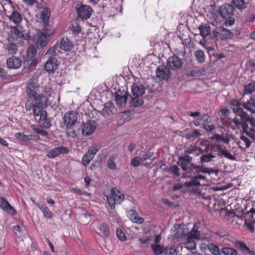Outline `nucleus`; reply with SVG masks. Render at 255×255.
<instances>
[{
  "label": "nucleus",
  "mask_w": 255,
  "mask_h": 255,
  "mask_svg": "<svg viewBox=\"0 0 255 255\" xmlns=\"http://www.w3.org/2000/svg\"><path fill=\"white\" fill-rule=\"evenodd\" d=\"M200 33L202 36L205 37L210 33V28L207 24H202L199 27Z\"/></svg>",
  "instance_id": "obj_39"
},
{
  "label": "nucleus",
  "mask_w": 255,
  "mask_h": 255,
  "mask_svg": "<svg viewBox=\"0 0 255 255\" xmlns=\"http://www.w3.org/2000/svg\"><path fill=\"white\" fill-rule=\"evenodd\" d=\"M131 97L129 95L128 101L130 106L138 107L141 105L143 103V101L141 96H133Z\"/></svg>",
  "instance_id": "obj_32"
},
{
  "label": "nucleus",
  "mask_w": 255,
  "mask_h": 255,
  "mask_svg": "<svg viewBox=\"0 0 255 255\" xmlns=\"http://www.w3.org/2000/svg\"><path fill=\"white\" fill-rule=\"evenodd\" d=\"M222 154L226 158L232 160H235L236 159V157L232 155L228 150L225 149L222 150L221 151Z\"/></svg>",
  "instance_id": "obj_61"
},
{
  "label": "nucleus",
  "mask_w": 255,
  "mask_h": 255,
  "mask_svg": "<svg viewBox=\"0 0 255 255\" xmlns=\"http://www.w3.org/2000/svg\"><path fill=\"white\" fill-rule=\"evenodd\" d=\"M156 75L161 80H167L170 77V71L167 66L160 65L156 68Z\"/></svg>",
  "instance_id": "obj_13"
},
{
  "label": "nucleus",
  "mask_w": 255,
  "mask_h": 255,
  "mask_svg": "<svg viewBox=\"0 0 255 255\" xmlns=\"http://www.w3.org/2000/svg\"><path fill=\"white\" fill-rule=\"evenodd\" d=\"M39 116H40L39 123L41 127L46 128H49L51 124L49 120L47 119V112L45 111H43Z\"/></svg>",
  "instance_id": "obj_25"
},
{
  "label": "nucleus",
  "mask_w": 255,
  "mask_h": 255,
  "mask_svg": "<svg viewBox=\"0 0 255 255\" xmlns=\"http://www.w3.org/2000/svg\"><path fill=\"white\" fill-rule=\"evenodd\" d=\"M167 67L173 70H177L182 66V59L176 55L169 57L167 60Z\"/></svg>",
  "instance_id": "obj_11"
},
{
  "label": "nucleus",
  "mask_w": 255,
  "mask_h": 255,
  "mask_svg": "<svg viewBox=\"0 0 255 255\" xmlns=\"http://www.w3.org/2000/svg\"><path fill=\"white\" fill-rule=\"evenodd\" d=\"M55 31L54 28H46L44 32L38 31L36 33L37 41L36 45L38 48H42L46 46L49 41V37L53 34Z\"/></svg>",
  "instance_id": "obj_4"
},
{
  "label": "nucleus",
  "mask_w": 255,
  "mask_h": 255,
  "mask_svg": "<svg viewBox=\"0 0 255 255\" xmlns=\"http://www.w3.org/2000/svg\"><path fill=\"white\" fill-rule=\"evenodd\" d=\"M9 10H11L10 13H8V14H9L8 17L10 20L15 24H18L21 22L22 21V16L20 13L15 11L14 8L10 9Z\"/></svg>",
  "instance_id": "obj_30"
},
{
  "label": "nucleus",
  "mask_w": 255,
  "mask_h": 255,
  "mask_svg": "<svg viewBox=\"0 0 255 255\" xmlns=\"http://www.w3.org/2000/svg\"><path fill=\"white\" fill-rule=\"evenodd\" d=\"M244 132L253 140L255 139V128H249L248 127Z\"/></svg>",
  "instance_id": "obj_52"
},
{
  "label": "nucleus",
  "mask_w": 255,
  "mask_h": 255,
  "mask_svg": "<svg viewBox=\"0 0 255 255\" xmlns=\"http://www.w3.org/2000/svg\"><path fill=\"white\" fill-rule=\"evenodd\" d=\"M0 207L4 211H5L12 215L16 214V212L13 207L2 197H0Z\"/></svg>",
  "instance_id": "obj_23"
},
{
  "label": "nucleus",
  "mask_w": 255,
  "mask_h": 255,
  "mask_svg": "<svg viewBox=\"0 0 255 255\" xmlns=\"http://www.w3.org/2000/svg\"><path fill=\"white\" fill-rule=\"evenodd\" d=\"M41 100L40 102L47 107L52 104L54 96L52 95L53 91L52 87L47 85L43 87H40Z\"/></svg>",
  "instance_id": "obj_5"
},
{
  "label": "nucleus",
  "mask_w": 255,
  "mask_h": 255,
  "mask_svg": "<svg viewBox=\"0 0 255 255\" xmlns=\"http://www.w3.org/2000/svg\"><path fill=\"white\" fill-rule=\"evenodd\" d=\"M125 195L116 188H112L110 196L108 198V203L111 208L114 209L116 204H121L125 200Z\"/></svg>",
  "instance_id": "obj_6"
},
{
  "label": "nucleus",
  "mask_w": 255,
  "mask_h": 255,
  "mask_svg": "<svg viewBox=\"0 0 255 255\" xmlns=\"http://www.w3.org/2000/svg\"><path fill=\"white\" fill-rule=\"evenodd\" d=\"M110 220L113 225H119L121 223V220L120 217L114 212L109 213Z\"/></svg>",
  "instance_id": "obj_38"
},
{
  "label": "nucleus",
  "mask_w": 255,
  "mask_h": 255,
  "mask_svg": "<svg viewBox=\"0 0 255 255\" xmlns=\"http://www.w3.org/2000/svg\"><path fill=\"white\" fill-rule=\"evenodd\" d=\"M50 16V10L47 7L44 8L39 14V20L42 25L45 28H52L48 25V21Z\"/></svg>",
  "instance_id": "obj_16"
},
{
  "label": "nucleus",
  "mask_w": 255,
  "mask_h": 255,
  "mask_svg": "<svg viewBox=\"0 0 255 255\" xmlns=\"http://www.w3.org/2000/svg\"><path fill=\"white\" fill-rule=\"evenodd\" d=\"M209 182V180L206 177L199 175L192 177L191 180L188 182H186L184 185L186 187H198L200 186H204Z\"/></svg>",
  "instance_id": "obj_8"
},
{
  "label": "nucleus",
  "mask_w": 255,
  "mask_h": 255,
  "mask_svg": "<svg viewBox=\"0 0 255 255\" xmlns=\"http://www.w3.org/2000/svg\"><path fill=\"white\" fill-rule=\"evenodd\" d=\"M245 225L252 232L255 230V209L252 208L248 212Z\"/></svg>",
  "instance_id": "obj_9"
},
{
  "label": "nucleus",
  "mask_w": 255,
  "mask_h": 255,
  "mask_svg": "<svg viewBox=\"0 0 255 255\" xmlns=\"http://www.w3.org/2000/svg\"><path fill=\"white\" fill-rule=\"evenodd\" d=\"M131 90L133 96L141 97L145 92V87L141 84H133Z\"/></svg>",
  "instance_id": "obj_26"
},
{
  "label": "nucleus",
  "mask_w": 255,
  "mask_h": 255,
  "mask_svg": "<svg viewBox=\"0 0 255 255\" xmlns=\"http://www.w3.org/2000/svg\"><path fill=\"white\" fill-rule=\"evenodd\" d=\"M8 53L9 54H13L17 52V47L15 42H9V44L7 47Z\"/></svg>",
  "instance_id": "obj_55"
},
{
  "label": "nucleus",
  "mask_w": 255,
  "mask_h": 255,
  "mask_svg": "<svg viewBox=\"0 0 255 255\" xmlns=\"http://www.w3.org/2000/svg\"><path fill=\"white\" fill-rule=\"evenodd\" d=\"M215 37L217 39H227L231 38L233 35V33L229 30L223 27H217L213 31Z\"/></svg>",
  "instance_id": "obj_10"
},
{
  "label": "nucleus",
  "mask_w": 255,
  "mask_h": 255,
  "mask_svg": "<svg viewBox=\"0 0 255 255\" xmlns=\"http://www.w3.org/2000/svg\"><path fill=\"white\" fill-rule=\"evenodd\" d=\"M1 1L3 2L4 10L6 14L8 15V13H10L11 11V10H9L14 8L12 1L10 0H1Z\"/></svg>",
  "instance_id": "obj_41"
},
{
  "label": "nucleus",
  "mask_w": 255,
  "mask_h": 255,
  "mask_svg": "<svg viewBox=\"0 0 255 255\" xmlns=\"http://www.w3.org/2000/svg\"><path fill=\"white\" fill-rule=\"evenodd\" d=\"M189 229L186 226H181L175 234L174 238L178 239H186L188 237Z\"/></svg>",
  "instance_id": "obj_22"
},
{
  "label": "nucleus",
  "mask_w": 255,
  "mask_h": 255,
  "mask_svg": "<svg viewBox=\"0 0 255 255\" xmlns=\"http://www.w3.org/2000/svg\"><path fill=\"white\" fill-rule=\"evenodd\" d=\"M8 40L9 42H15L19 38L27 40L29 38V35L27 32L21 30V28L18 26L10 27L8 28Z\"/></svg>",
  "instance_id": "obj_3"
},
{
  "label": "nucleus",
  "mask_w": 255,
  "mask_h": 255,
  "mask_svg": "<svg viewBox=\"0 0 255 255\" xmlns=\"http://www.w3.org/2000/svg\"><path fill=\"white\" fill-rule=\"evenodd\" d=\"M195 56L198 61L199 63H203L205 61V55L202 50H197L195 53Z\"/></svg>",
  "instance_id": "obj_46"
},
{
  "label": "nucleus",
  "mask_w": 255,
  "mask_h": 255,
  "mask_svg": "<svg viewBox=\"0 0 255 255\" xmlns=\"http://www.w3.org/2000/svg\"><path fill=\"white\" fill-rule=\"evenodd\" d=\"M99 149L95 146H90L87 152L82 158V164L85 166H87L90 162L94 158Z\"/></svg>",
  "instance_id": "obj_14"
},
{
  "label": "nucleus",
  "mask_w": 255,
  "mask_h": 255,
  "mask_svg": "<svg viewBox=\"0 0 255 255\" xmlns=\"http://www.w3.org/2000/svg\"><path fill=\"white\" fill-rule=\"evenodd\" d=\"M234 7L233 6L225 4L220 7V13L223 18H230L233 14Z\"/></svg>",
  "instance_id": "obj_19"
},
{
  "label": "nucleus",
  "mask_w": 255,
  "mask_h": 255,
  "mask_svg": "<svg viewBox=\"0 0 255 255\" xmlns=\"http://www.w3.org/2000/svg\"><path fill=\"white\" fill-rule=\"evenodd\" d=\"M143 162L141 157L136 156L131 160V164L134 167H136L141 165Z\"/></svg>",
  "instance_id": "obj_54"
},
{
  "label": "nucleus",
  "mask_w": 255,
  "mask_h": 255,
  "mask_svg": "<svg viewBox=\"0 0 255 255\" xmlns=\"http://www.w3.org/2000/svg\"><path fill=\"white\" fill-rule=\"evenodd\" d=\"M38 102V103H37L33 105L32 106L33 114L35 117L39 116L41 113L43 111H42V105L43 104H42L40 101Z\"/></svg>",
  "instance_id": "obj_42"
},
{
  "label": "nucleus",
  "mask_w": 255,
  "mask_h": 255,
  "mask_svg": "<svg viewBox=\"0 0 255 255\" xmlns=\"http://www.w3.org/2000/svg\"><path fill=\"white\" fill-rule=\"evenodd\" d=\"M197 150V147L195 145H191L189 147L185 149L184 154H192L196 152Z\"/></svg>",
  "instance_id": "obj_62"
},
{
  "label": "nucleus",
  "mask_w": 255,
  "mask_h": 255,
  "mask_svg": "<svg viewBox=\"0 0 255 255\" xmlns=\"http://www.w3.org/2000/svg\"><path fill=\"white\" fill-rule=\"evenodd\" d=\"M192 157H190V156L186 154H184V155H182L179 157V160L183 161L187 163H190L192 161Z\"/></svg>",
  "instance_id": "obj_63"
},
{
  "label": "nucleus",
  "mask_w": 255,
  "mask_h": 255,
  "mask_svg": "<svg viewBox=\"0 0 255 255\" xmlns=\"http://www.w3.org/2000/svg\"><path fill=\"white\" fill-rule=\"evenodd\" d=\"M191 76L193 77H196V76H201L202 75H204V73L202 71V69H194L191 71L190 72Z\"/></svg>",
  "instance_id": "obj_60"
},
{
  "label": "nucleus",
  "mask_w": 255,
  "mask_h": 255,
  "mask_svg": "<svg viewBox=\"0 0 255 255\" xmlns=\"http://www.w3.org/2000/svg\"><path fill=\"white\" fill-rule=\"evenodd\" d=\"M96 128V124L94 121H88L84 123L82 128L83 135L88 136L91 135Z\"/></svg>",
  "instance_id": "obj_18"
},
{
  "label": "nucleus",
  "mask_w": 255,
  "mask_h": 255,
  "mask_svg": "<svg viewBox=\"0 0 255 255\" xmlns=\"http://www.w3.org/2000/svg\"><path fill=\"white\" fill-rule=\"evenodd\" d=\"M76 9L77 13V17L72 22L71 28L73 35L75 36H78L80 32L79 20L78 18L80 17V7L76 6Z\"/></svg>",
  "instance_id": "obj_24"
},
{
  "label": "nucleus",
  "mask_w": 255,
  "mask_h": 255,
  "mask_svg": "<svg viewBox=\"0 0 255 255\" xmlns=\"http://www.w3.org/2000/svg\"><path fill=\"white\" fill-rule=\"evenodd\" d=\"M116 235L118 238L121 241H125L127 239L126 235L122 229H117L116 232Z\"/></svg>",
  "instance_id": "obj_58"
},
{
  "label": "nucleus",
  "mask_w": 255,
  "mask_h": 255,
  "mask_svg": "<svg viewBox=\"0 0 255 255\" xmlns=\"http://www.w3.org/2000/svg\"><path fill=\"white\" fill-rule=\"evenodd\" d=\"M129 95L124 91H118L116 94V101L119 107H125L128 101Z\"/></svg>",
  "instance_id": "obj_15"
},
{
  "label": "nucleus",
  "mask_w": 255,
  "mask_h": 255,
  "mask_svg": "<svg viewBox=\"0 0 255 255\" xmlns=\"http://www.w3.org/2000/svg\"><path fill=\"white\" fill-rule=\"evenodd\" d=\"M82 108L83 113L82 114H85L90 119H96L98 117L99 112L94 109L89 102H84Z\"/></svg>",
  "instance_id": "obj_12"
},
{
  "label": "nucleus",
  "mask_w": 255,
  "mask_h": 255,
  "mask_svg": "<svg viewBox=\"0 0 255 255\" xmlns=\"http://www.w3.org/2000/svg\"><path fill=\"white\" fill-rule=\"evenodd\" d=\"M128 216L129 219L134 223L142 224L144 222V219L139 217L137 212L133 210L129 211L128 212Z\"/></svg>",
  "instance_id": "obj_28"
},
{
  "label": "nucleus",
  "mask_w": 255,
  "mask_h": 255,
  "mask_svg": "<svg viewBox=\"0 0 255 255\" xmlns=\"http://www.w3.org/2000/svg\"><path fill=\"white\" fill-rule=\"evenodd\" d=\"M240 139L244 143L246 148H248L250 147L251 142L246 136L241 135Z\"/></svg>",
  "instance_id": "obj_64"
},
{
  "label": "nucleus",
  "mask_w": 255,
  "mask_h": 255,
  "mask_svg": "<svg viewBox=\"0 0 255 255\" xmlns=\"http://www.w3.org/2000/svg\"><path fill=\"white\" fill-rule=\"evenodd\" d=\"M98 229L101 232L102 236L104 238H108L110 235V229L108 225L105 223L99 224Z\"/></svg>",
  "instance_id": "obj_34"
},
{
  "label": "nucleus",
  "mask_w": 255,
  "mask_h": 255,
  "mask_svg": "<svg viewBox=\"0 0 255 255\" xmlns=\"http://www.w3.org/2000/svg\"><path fill=\"white\" fill-rule=\"evenodd\" d=\"M232 3L236 8L242 10L246 8L244 0H232Z\"/></svg>",
  "instance_id": "obj_47"
},
{
  "label": "nucleus",
  "mask_w": 255,
  "mask_h": 255,
  "mask_svg": "<svg viewBox=\"0 0 255 255\" xmlns=\"http://www.w3.org/2000/svg\"><path fill=\"white\" fill-rule=\"evenodd\" d=\"M200 135V132L197 129H195L194 131L190 133H188L185 135V137L187 139H191L195 137H198Z\"/></svg>",
  "instance_id": "obj_59"
},
{
  "label": "nucleus",
  "mask_w": 255,
  "mask_h": 255,
  "mask_svg": "<svg viewBox=\"0 0 255 255\" xmlns=\"http://www.w3.org/2000/svg\"><path fill=\"white\" fill-rule=\"evenodd\" d=\"M248 115L247 114L237 115L231 123L233 129H242L243 131L248 127Z\"/></svg>",
  "instance_id": "obj_7"
},
{
  "label": "nucleus",
  "mask_w": 255,
  "mask_h": 255,
  "mask_svg": "<svg viewBox=\"0 0 255 255\" xmlns=\"http://www.w3.org/2000/svg\"><path fill=\"white\" fill-rule=\"evenodd\" d=\"M114 110L113 104L111 103H106L101 111V114L105 117H110L113 114Z\"/></svg>",
  "instance_id": "obj_29"
},
{
  "label": "nucleus",
  "mask_w": 255,
  "mask_h": 255,
  "mask_svg": "<svg viewBox=\"0 0 255 255\" xmlns=\"http://www.w3.org/2000/svg\"><path fill=\"white\" fill-rule=\"evenodd\" d=\"M78 114L71 111L66 113L63 117V124L66 128V133L68 136L74 137L79 131V128L74 129L76 124L77 123Z\"/></svg>",
  "instance_id": "obj_1"
},
{
  "label": "nucleus",
  "mask_w": 255,
  "mask_h": 255,
  "mask_svg": "<svg viewBox=\"0 0 255 255\" xmlns=\"http://www.w3.org/2000/svg\"><path fill=\"white\" fill-rule=\"evenodd\" d=\"M22 64V61L19 57L12 56L7 59L6 65L10 69H18Z\"/></svg>",
  "instance_id": "obj_20"
},
{
  "label": "nucleus",
  "mask_w": 255,
  "mask_h": 255,
  "mask_svg": "<svg viewBox=\"0 0 255 255\" xmlns=\"http://www.w3.org/2000/svg\"><path fill=\"white\" fill-rule=\"evenodd\" d=\"M57 60L55 58L49 59L45 64L44 69L48 73L54 72L57 68Z\"/></svg>",
  "instance_id": "obj_21"
},
{
  "label": "nucleus",
  "mask_w": 255,
  "mask_h": 255,
  "mask_svg": "<svg viewBox=\"0 0 255 255\" xmlns=\"http://www.w3.org/2000/svg\"><path fill=\"white\" fill-rule=\"evenodd\" d=\"M244 106L245 108L247 110L252 112H254L255 111L253 108H255V96L251 98L248 103L245 104Z\"/></svg>",
  "instance_id": "obj_48"
},
{
  "label": "nucleus",
  "mask_w": 255,
  "mask_h": 255,
  "mask_svg": "<svg viewBox=\"0 0 255 255\" xmlns=\"http://www.w3.org/2000/svg\"><path fill=\"white\" fill-rule=\"evenodd\" d=\"M92 12L93 10L89 5H81V18L82 20L90 18Z\"/></svg>",
  "instance_id": "obj_27"
},
{
  "label": "nucleus",
  "mask_w": 255,
  "mask_h": 255,
  "mask_svg": "<svg viewBox=\"0 0 255 255\" xmlns=\"http://www.w3.org/2000/svg\"><path fill=\"white\" fill-rule=\"evenodd\" d=\"M91 216L88 214L83 213L82 216H81V220L84 225L88 224L91 221Z\"/></svg>",
  "instance_id": "obj_56"
},
{
  "label": "nucleus",
  "mask_w": 255,
  "mask_h": 255,
  "mask_svg": "<svg viewBox=\"0 0 255 255\" xmlns=\"http://www.w3.org/2000/svg\"><path fill=\"white\" fill-rule=\"evenodd\" d=\"M15 137L18 139L24 142H26L30 140H34L39 138L38 136H35L34 137H33V136L32 135H27L21 132L16 133L15 134Z\"/></svg>",
  "instance_id": "obj_33"
},
{
  "label": "nucleus",
  "mask_w": 255,
  "mask_h": 255,
  "mask_svg": "<svg viewBox=\"0 0 255 255\" xmlns=\"http://www.w3.org/2000/svg\"><path fill=\"white\" fill-rule=\"evenodd\" d=\"M151 247L156 255H167L168 253L166 248L159 245H152Z\"/></svg>",
  "instance_id": "obj_31"
},
{
  "label": "nucleus",
  "mask_w": 255,
  "mask_h": 255,
  "mask_svg": "<svg viewBox=\"0 0 255 255\" xmlns=\"http://www.w3.org/2000/svg\"><path fill=\"white\" fill-rule=\"evenodd\" d=\"M213 140L217 141H221L224 143L228 144L230 142V138L227 135H223L216 134L212 138Z\"/></svg>",
  "instance_id": "obj_40"
},
{
  "label": "nucleus",
  "mask_w": 255,
  "mask_h": 255,
  "mask_svg": "<svg viewBox=\"0 0 255 255\" xmlns=\"http://www.w3.org/2000/svg\"><path fill=\"white\" fill-rule=\"evenodd\" d=\"M214 157H215V156L212 155L211 153L203 155L200 157L201 162H208L210 161Z\"/></svg>",
  "instance_id": "obj_57"
},
{
  "label": "nucleus",
  "mask_w": 255,
  "mask_h": 255,
  "mask_svg": "<svg viewBox=\"0 0 255 255\" xmlns=\"http://www.w3.org/2000/svg\"><path fill=\"white\" fill-rule=\"evenodd\" d=\"M73 46L72 42L67 38H63L60 42V48L62 50L67 51L71 49Z\"/></svg>",
  "instance_id": "obj_35"
},
{
  "label": "nucleus",
  "mask_w": 255,
  "mask_h": 255,
  "mask_svg": "<svg viewBox=\"0 0 255 255\" xmlns=\"http://www.w3.org/2000/svg\"><path fill=\"white\" fill-rule=\"evenodd\" d=\"M27 58L29 60H31V62L33 61V58L36 55V49L33 46L29 47L27 50Z\"/></svg>",
  "instance_id": "obj_44"
},
{
  "label": "nucleus",
  "mask_w": 255,
  "mask_h": 255,
  "mask_svg": "<svg viewBox=\"0 0 255 255\" xmlns=\"http://www.w3.org/2000/svg\"><path fill=\"white\" fill-rule=\"evenodd\" d=\"M208 249L212 254L214 255H221V252L219 248L214 244H210L208 245Z\"/></svg>",
  "instance_id": "obj_50"
},
{
  "label": "nucleus",
  "mask_w": 255,
  "mask_h": 255,
  "mask_svg": "<svg viewBox=\"0 0 255 255\" xmlns=\"http://www.w3.org/2000/svg\"><path fill=\"white\" fill-rule=\"evenodd\" d=\"M35 205L42 212L45 218L47 219H51L52 218V212L48 209L46 206L44 205H40L39 203H35Z\"/></svg>",
  "instance_id": "obj_36"
},
{
  "label": "nucleus",
  "mask_w": 255,
  "mask_h": 255,
  "mask_svg": "<svg viewBox=\"0 0 255 255\" xmlns=\"http://www.w3.org/2000/svg\"><path fill=\"white\" fill-rule=\"evenodd\" d=\"M68 149L64 146L55 147L48 152L47 156L49 158H54L60 154H65L68 153Z\"/></svg>",
  "instance_id": "obj_17"
},
{
  "label": "nucleus",
  "mask_w": 255,
  "mask_h": 255,
  "mask_svg": "<svg viewBox=\"0 0 255 255\" xmlns=\"http://www.w3.org/2000/svg\"><path fill=\"white\" fill-rule=\"evenodd\" d=\"M200 237V232L196 228V226L194 225L193 229L191 230H189L188 237L190 239H199Z\"/></svg>",
  "instance_id": "obj_45"
},
{
  "label": "nucleus",
  "mask_w": 255,
  "mask_h": 255,
  "mask_svg": "<svg viewBox=\"0 0 255 255\" xmlns=\"http://www.w3.org/2000/svg\"><path fill=\"white\" fill-rule=\"evenodd\" d=\"M26 94L28 97L33 99L35 101H40L41 100L40 87L35 79L29 80L26 87Z\"/></svg>",
  "instance_id": "obj_2"
},
{
  "label": "nucleus",
  "mask_w": 255,
  "mask_h": 255,
  "mask_svg": "<svg viewBox=\"0 0 255 255\" xmlns=\"http://www.w3.org/2000/svg\"><path fill=\"white\" fill-rule=\"evenodd\" d=\"M187 241L185 243L184 246L187 250L193 251L196 249V244L193 239L187 238Z\"/></svg>",
  "instance_id": "obj_43"
},
{
  "label": "nucleus",
  "mask_w": 255,
  "mask_h": 255,
  "mask_svg": "<svg viewBox=\"0 0 255 255\" xmlns=\"http://www.w3.org/2000/svg\"><path fill=\"white\" fill-rule=\"evenodd\" d=\"M117 156L115 154L111 155L107 161V167L111 170H116L117 169V165L115 163Z\"/></svg>",
  "instance_id": "obj_37"
},
{
  "label": "nucleus",
  "mask_w": 255,
  "mask_h": 255,
  "mask_svg": "<svg viewBox=\"0 0 255 255\" xmlns=\"http://www.w3.org/2000/svg\"><path fill=\"white\" fill-rule=\"evenodd\" d=\"M245 94H249L255 92V82H252L244 87Z\"/></svg>",
  "instance_id": "obj_49"
},
{
  "label": "nucleus",
  "mask_w": 255,
  "mask_h": 255,
  "mask_svg": "<svg viewBox=\"0 0 255 255\" xmlns=\"http://www.w3.org/2000/svg\"><path fill=\"white\" fill-rule=\"evenodd\" d=\"M202 69L205 75L208 73H214L215 70V68L212 63H209L206 66L202 68Z\"/></svg>",
  "instance_id": "obj_53"
},
{
  "label": "nucleus",
  "mask_w": 255,
  "mask_h": 255,
  "mask_svg": "<svg viewBox=\"0 0 255 255\" xmlns=\"http://www.w3.org/2000/svg\"><path fill=\"white\" fill-rule=\"evenodd\" d=\"M222 253L225 255H237V251L231 248H224L222 249Z\"/></svg>",
  "instance_id": "obj_51"
}]
</instances>
